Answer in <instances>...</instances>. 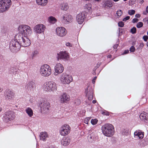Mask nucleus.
Masks as SVG:
<instances>
[{
	"label": "nucleus",
	"mask_w": 148,
	"mask_h": 148,
	"mask_svg": "<svg viewBox=\"0 0 148 148\" xmlns=\"http://www.w3.org/2000/svg\"><path fill=\"white\" fill-rule=\"evenodd\" d=\"M27 36H23L21 34H18L15 36V39L12 40L10 43L9 47L11 51L16 52L20 49L21 46L27 47L31 42Z\"/></svg>",
	"instance_id": "nucleus-1"
},
{
	"label": "nucleus",
	"mask_w": 148,
	"mask_h": 148,
	"mask_svg": "<svg viewBox=\"0 0 148 148\" xmlns=\"http://www.w3.org/2000/svg\"><path fill=\"white\" fill-rule=\"evenodd\" d=\"M101 130L103 134L107 137L112 136L114 132L113 126L109 123H106L103 125Z\"/></svg>",
	"instance_id": "nucleus-2"
},
{
	"label": "nucleus",
	"mask_w": 148,
	"mask_h": 148,
	"mask_svg": "<svg viewBox=\"0 0 148 148\" xmlns=\"http://www.w3.org/2000/svg\"><path fill=\"white\" fill-rule=\"evenodd\" d=\"M18 29L19 32L18 34H21L23 36H30L32 32L31 27L26 25H21L18 27Z\"/></svg>",
	"instance_id": "nucleus-3"
},
{
	"label": "nucleus",
	"mask_w": 148,
	"mask_h": 148,
	"mask_svg": "<svg viewBox=\"0 0 148 148\" xmlns=\"http://www.w3.org/2000/svg\"><path fill=\"white\" fill-rule=\"evenodd\" d=\"M40 72V75L44 77L49 76L52 73L51 67L47 64H45L41 66Z\"/></svg>",
	"instance_id": "nucleus-4"
},
{
	"label": "nucleus",
	"mask_w": 148,
	"mask_h": 148,
	"mask_svg": "<svg viewBox=\"0 0 148 148\" xmlns=\"http://www.w3.org/2000/svg\"><path fill=\"white\" fill-rule=\"evenodd\" d=\"M11 0H2L0 1V12L7 11L12 5Z\"/></svg>",
	"instance_id": "nucleus-5"
},
{
	"label": "nucleus",
	"mask_w": 148,
	"mask_h": 148,
	"mask_svg": "<svg viewBox=\"0 0 148 148\" xmlns=\"http://www.w3.org/2000/svg\"><path fill=\"white\" fill-rule=\"evenodd\" d=\"M44 88L46 91L54 92L57 90V86L55 82L50 81L45 84Z\"/></svg>",
	"instance_id": "nucleus-6"
},
{
	"label": "nucleus",
	"mask_w": 148,
	"mask_h": 148,
	"mask_svg": "<svg viewBox=\"0 0 148 148\" xmlns=\"http://www.w3.org/2000/svg\"><path fill=\"white\" fill-rule=\"evenodd\" d=\"M85 93L86 97H88V101H85L87 105H90V101L92 100L93 97V92L92 88L90 86L89 84L88 85L87 88L85 89Z\"/></svg>",
	"instance_id": "nucleus-7"
},
{
	"label": "nucleus",
	"mask_w": 148,
	"mask_h": 148,
	"mask_svg": "<svg viewBox=\"0 0 148 148\" xmlns=\"http://www.w3.org/2000/svg\"><path fill=\"white\" fill-rule=\"evenodd\" d=\"M4 96L6 100L12 102L15 98V94L12 90L7 89L4 92Z\"/></svg>",
	"instance_id": "nucleus-8"
},
{
	"label": "nucleus",
	"mask_w": 148,
	"mask_h": 148,
	"mask_svg": "<svg viewBox=\"0 0 148 148\" xmlns=\"http://www.w3.org/2000/svg\"><path fill=\"white\" fill-rule=\"evenodd\" d=\"M60 80L61 82L64 84H69L73 80V78L71 76L63 73L61 76Z\"/></svg>",
	"instance_id": "nucleus-9"
},
{
	"label": "nucleus",
	"mask_w": 148,
	"mask_h": 148,
	"mask_svg": "<svg viewBox=\"0 0 148 148\" xmlns=\"http://www.w3.org/2000/svg\"><path fill=\"white\" fill-rule=\"evenodd\" d=\"M41 112L45 113L49 110L50 107L49 103L46 100H43L39 104Z\"/></svg>",
	"instance_id": "nucleus-10"
},
{
	"label": "nucleus",
	"mask_w": 148,
	"mask_h": 148,
	"mask_svg": "<svg viewBox=\"0 0 148 148\" xmlns=\"http://www.w3.org/2000/svg\"><path fill=\"white\" fill-rule=\"evenodd\" d=\"M57 58L59 60V59H62L66 61L68 60L69 58V53L66 51H61L59 53H58Z\"/></svg>",
	"instance_id": "nucleus-11"
},
{
	"label": "nucleus",
	"mask_w": 148,
	"mask_h": 148,
	"mask_svg": "<svg viewBox=\"0 0 148 148\" xmlns=\"http://www.w3.org/2000/svg\"><path fill=\"white\" fill-rule=\"evenodd\" d=\"M70 127L68 125L65 124L60 128V133L62 136H65L70 132Z\"/></svg>",
	"instance_id": "nucleus-12"
},
{
	"label": "nucleus",
	"mask_w": 148,
	"mask_h": 148,
	"mask_svg": "<svg viewBox=\"0 0 148 148\" xmlns=\"http://www.w3.org/2000/svg\"><path fill=\"white\" fill-rule=\"evenodd\" d=\"M45 28V26L41 24H38L36 25L34 27V32L38 34H40L43 33Z\"/></svg>",
	"instance_id": "nucleus-13"
},
{
	"label": "nucleus",
	"mask_w": 148,
	"mask_h": 148,
	"mask_svg": "<svg viewBox=\"0 0 148 148\" xmlns=\"http://www.w3.org/2000/svg\"><path fill=\"white\" fill-rule=\"evenodd\" d=\"M3 118L5 122H8L13 119V113L10 111L6 112L3 115Z\"/></svg>",
	"instance_id": "nucleus-14"
},
{
	"label": "nucleus",
	"mask_w": 148,
	"mask_h": 148,
	"mask_svg": "<svg viewBox=\"0 0 148 148\" xmlns=\"http://www.w3.org/2000/svg\"><path fill=\"white\" fill-rule=\"evenodd\" d=\"M73 19L72 16L68 14H64L61 19L62 23L64 24L69 23Z\"/></svg>",
	"instance_id": "nucleus-15"
},
{
	"label": "nucleus",
	"mask_w": 148,
	"mask_h": 148,
	"mask_svg": "<svg viewBox=\"0 0 148 148\" xmlns=\"http://www.w3.org/2000/svg\"><path fill=\"white\" fill-rule=\"evenodd\" d=\"M56 32L57 35L61 37L65 35L66 34V31L65 29L62 27H59L56 29Z\"/></svg>",
	"instance_id": "nucleus-16"
},
{
	"label": "nucleus",
	"mask_w": 148,
	"mask_h": 148,
	"mask_svg": "<svg viewBox=\"0 0 148 148\" xmlns=\"http://www.w3.org/2000/svg\"><path fill=\"white\" fill-rule=\"evenodd\" d=\"M36 86L35 83L33 81L28 82L26 83L25 88L28 90L33 91L34 88Z\"/></svg>",
	"instance_id": "nucleus-17"
},
{
	"label": "nucleus",
	"mask_w": 148,
	"mask_h": 148,
	"mask_svg": "<svg viewBox=\"0 0 148 148\" xmlns=\"http://www.w3.org/2000/svg\"><path fill=\"white\" fill-rule=\"evenodd\" d=\"M60 102L62 103H66L69 100V96L66 93H63L60 97Z\"/></svg>",
	"instance_id": "nucleus-18"
},
{
	"label": "nucleus",
	"mask_w": 148,
	"mask_h": 148,
	"mask_svg": "<svg viewBox=\"0 0 148 148\" xmlns=\"http://www.w3.org/2000/svg\"><path fill=\"white\" fill-rule=\"evenodd\" d=\"M64 68L63 65L60 63H57L55 66V70L56 73H61L63 71Z\"/></svg>",
	"instance_id": "nucleus-19"
},
{
	"label": "nucleus",
	"mask_w": 148,
	"mask_h": 148,
	"mask_svg": "<svg viewBox=\"0 0 148 148\" xmlns=\"http://www.w3.org/2000/svg\"><path fill=\"white\" fill-rule=\"evenodd\" d=\"M134 137L136 138H139L140 139H142L143 138L144 132L140 130H137L134 133Z\"/></svg>",
	"instance_id": "nucleus-20"
},
{
	"label": "nucleus",
	"mask_w": 148,
	"mask_h": 148,
	"mask_svg": "<svg viewBox=\"0 0 148 148\" xmlns=\"http://www.w3.org/2000/svg\"><path fill=\"white\" fill-rule=\"evenodd\" d=\"M71 140L69 137H64L61 140V143L64 146L68 145L70 143Z\"/></svg>",
	"instance_id": "nucleus-21"
},
{
	"label": "nucleus",
	"mask_w": 148,
	"mask_h": 148,
	"mask_svg": "<svg viewBox=\"0 0 148 148\" xmlns=\"http://www.w3.org/2000/svg\"><path fill=\"white\" fill-rule=\"evenodd\" d=\"M76 20L78 23L80 24H82L83 22V14L82 12L78 14L76 17Z\"/></svg>",
	"instance_id": "nucleus-22"
},
{
	"label": "nucleus",
	"mask_w": 148,
	"mask_h": 148,
	"mask_svg": "<svg viewBox=\"0 0 148 148\" xmlns=\"http://www.w3.org/2000/svg\"><path fill=\"white\" fill-rule=\"evenodd\" d=\"M19 70L17 66H12L10 69V73L14 74H16L18 72Z\"/></svg>",
	"instance_id": "nucleus-23"
},
{
	"label": "nucleus",
	"mask_w": 148,
	"mask_h": 148,
	"mask_svg": "<svg viewBox=\"0 0 148 148\" xmlns=\"http://www.w3.org/2000/svg\"><path fill=\"white\" fill-rule=\"evenodd\" d=\"M48 137V135L46 132H41L40 133V140L43 141H45L47 138Z\"/></svg>",
	"instance_id": "nucleus-24"
},
{
	"label": "nucleus",
	"mask_w": 148,
	"mask_h": 148,
	"mask_svg": "<svg viewBox=\"0 0 148 148\" xmlns=\"http://www.w3.org/2000/svg\"><path fill=\"white\" fill-rule=\"evenodd\" d=\"M95 137V134L93 133H91L87 136V139L90 143H92L94 141Z\"/></svg>",
	"instance_id": "nucleus-25"
},
{
	"label": "nucleus",
	"mask_w": 148,
	"mask_h": 148,
	"mask_svg": "<svg viewBox=\"0 0 148 148\" xmlns=\"http://www.w3.org/2000/svg\"><path fill=\"white\" fill-rule=\"evenodd\" d=\"M38 4L42 6L46 5L47 3V0H36Z\"/></svg>",
	"instance_id": "nucleus-26"
},
{
	"label": "nucleus",
	"mask_w": 148,
	"mask_h": 148,
	"mask_svg": "<svg viewBox=\"0 0 148 148\" xmlns=\"http://www.w3.org/2000/svg\"><path fill=\"white\" fill-rule=\"evenodd\" d=\"M139 117L141 120L144 121V122L147 123V122L148 119L146 117L145 113H142L140 114L139 116Z\"/></svg>",
	"instance_id": "nucleus-27"
},
{
	"label": "nucleus",
	"mask_w": 148,
	"mask_h": 148,
	"mask_svg": "<svg viewBox=\"0 0 148 148\" xmlns=\"http://www.w3.org/2000/svg\"><path fill=\"white\" fill-rule=\"evenodd\" d=\"M60 8L61 10L66 11L68 9L69 6L67 3H63L60 4Z\"/></svg>",
	"instance_id": "nucleus-28"
},
{
	"label": "nucleus",
	"mask_w": 148,
	"mask_h": 148,
	"mask_svg": "<svg viewBox=\"0 0 148 148\" xmlns=\"http://www.w3.org/2000/svg\"><path fill=\"white\" fill-rule=\"evenodd\" d=\"M25 111L28 115L31 117L33 115V112L32 110L29 108H27L25 110Z\"/></svg>",
	"instance_id": "nucleus-29"
},
{
	"label": "nucleus",
	"mask_w": 148,
	"mask_h": 148,
	"mask_svg": "<svg viewBox=\"0 0 148 148\" xmlns=\"http://www.w3.org/2000/svg\"><path fill=\"white\" fill-rule=\"evenodd\" d=\"M48 21L49 23L52 24H54L56 22L57 20L54 17L52 16H51L49 18Z\"/></svg>",
	"instance_id": "nucleus-30"
},
{
	"label": "nucleus",
	"mask_w": 148,
	"mask_h": 148,
	"mask_svg": "<svg viewBox=\"0 0 148 148\" xmlns=\"http://www.w3.org/2000/svg\"><path fill=\"white\" fill-rule=\"evenodd\" d=\"M147 145V143L145 140L141 141L138 144V145L141 147H144Z\"/></svg>",
	"instance_id": "nucleus-31"
},
{
	"label": "nucleus",
	"mask_w": 148,
	"mask_h": 148,
	"mask_svg": "<svg viewBox=\"0 0 148 148\" xmlns=\"http://www.w3.org/2000/svg\"><path fill=\"white\" fill-rule=\"evenodd\" d=\"M105 8H110L112 6V4L109 1H106L105 3Z\"/></svg>",
	"instance_id": "nucleus-32"
},
{
	"label": "nucleus",
	"mask_w": 148,
	"mask_h": 148,
	"mask_svg": "<svg viewBox=\"0 0 148 148\" xmlns=\"http://www.w3.org/2000/svg\"><path fill=\"white\" fill-rule=\"evenodd\" d=\"M38 53V52L37 51H33L32 53L31 56L32 58H33L34 57L36 56L37 54Z\"/></svg>",
	"instance_id": "nucleus-33"
},
{
	"label": "nucleus",
	"mask_w": 148,
	"mask_h": 148,
	"mask_svg": "<svg viewBox=\"0 0 148 148\" xmlns=\"http://www.w3.org/2000/svg\"><path fill=\"white\" fill-rule=\"evenodd\" d=\"M122 134L123 135L127 136L128 134V131L126 129L123 130Z\"/></svg>",
	"instance_id": "nucleus-34"
},
{
	"label": "nucleus",
	"mask_w": 148,
	"mask_h": 148,
	"mask_svg": "<svg viewBox=\"0 0 148 148\" xmlns=\"http://www.w3.org/2000/svg\"><path fill=\"white\" fill-rule=\"evenodd\" d=\"M136 29L135 27H133L130 29V32L132 34H135L136 33Z\"/></svg>",
	"instance_id": "nucleus-35"
},
{
	"label": "nucleus",
	"mask_w": 148,
	"mask_h": 148,
	"mask_svg": "<svg viewBox=\"0 0 148 148\" xmlns=\"http://www.w3.org/2000/svg\"><path fill=\"white\" fill-rule=\"evenodd\" d=\"M98 120L97 119H92L91 120V123L92 125H95L97 123Z\"/></svg>",
	"instance_id": "nucleus-36"
},
{
	"label": "nucleus",
	"mask_w": 148,
	"mask_h": 148,
	"mask_svg": "<svg viewBox=\"0 0 148 148\" xmlns=\"http://www.w3.org/2000/svg\"><path fill=\"white\" fill-rule=\"evenodd\" d=\"M135 13V11L134 10H129L128 11V14L130 15L134 14Z\"/></svg>",
	"instance_id": "nucleus-37"
},
{
	"label": "nucleus",
	"mask_w": 148,
	"mask_h": 148,
	"mask_svg": "<svg viewBox=\"0 0 148 148\" xmlns=\"http://www.w3.org/2000/svg\"><path fill=\"white\" fill-rule=\"evenodd\" d=\"M143 23L142 22H139L137 23L136 27L137 28H140L142 27L143 26Z\"/></svg>",
	"instance_id": "nucleus-38"
},
{
	"label": "nucleus",
	"mask_w": 148,
	"mask_h": 148,
	"mask_svg": "<svg viewBox=\"0 0 148 148\" xmlns=\"http://www.w3.org/2000/svg\"><path fill=\"white\" fill-rule=\"evenodd\" d=\"M116 14H117L118 16H121L123 12L121 10H119L117 11L116 12Z\"/></svg>",
	"instance_id": "nucleus-39"
},
{
	"label": "nucleus",
	"mask_w": 148,
	"mask_h": 148,
	"mask_svg": "<svg viewBox=\"0 0 148 148\" xmlns=\"http://www.w3.org/2000/svg\"><path fill=\"white\" fill-rule=\"evenodd\" d=\"M90 117H87L84 120V123L88 124V121H89L90 120Z\"/></svg>",
	"instance_id": "nucleus-40"
},
{
	"label": "nucleus",
	"mask_w": 148,
	"mask_h": 148,
	"mask_svg": "<svg viewBox=\"0 0 148 148\" xmlns=\"http://www.w3.org/2000/svg\"><path fill=\"white\" fill-rule=\"evenodd\" d=\"M118 25L120 27H123L124 25V23L122 21H120L118 23Z\"/></svg>",
	"instance_id": "nucleus-41"
},
{
	"label": "nucleus",
	"mask_w": 148,
	"mask_h": 148,
	"mask_svg": "<svg viewBox=\"0 0 148 148\" xmlns=\"http://www.w3.org/2000/svg\"><path fill=\"white\" fill-rule=\"evenodd\" d=\"M130 51L131 52H134L135 51V48L134 46H132L130 48Z\"/></svg>",
	"instance_id": "nucleus-42"
},
{
	"label": "nucleus",
	"mask_w": 148,
	"mask_h": 148,
	"mask_svg": "<svg viewBox=\"0 0 148 148\" xmlns=\"http://www.w3.org/2000/svg\"><path fill=\"white\" fill-rule=\"evenodd\" d=\"M130 18V16H127L125 17L123 19V21H126L127 20H129Z\"/></svg>",
	"instance_id": "nucleus-43"
},
{
	"label": "nucleus",
	"mask_w": 148,
	"mask_h": 148,
	"mask_svg": "<svg viewBox=\"0 0 148 148\" xmlns=\"http://www.w3.org/2000/svg\"><path fill=\"white\" fill-rule=\"evenodd\" d=\"M143 38L145 41H147L148 39V36L146 35L144 36Z\"/></svg>",
	"instance_id": "nucleus-44"
},
{
	"label": "nucleus",
	"mask_w": 148,
	"mask_h": 148,
	"mask_svg": "<svg viewBox=\"0 0 148 148\" xmlns=\"http://www.w3.org/2000/svg\"><path fill=\"white\" fill-rule=\"evenodd\" d=\"M138 21V19L136 18H134L132 20V22L133 23H135L137 22Z\"/></svg>",
	"instance_id": "nucleus-45"
},
{
	"label": "nucleus",
	"mask_w": 148,
	"mask_h": 148,
	"mask_svg": "<svg viewBox=\"0 0 148 148\" xmlns=\"http://www.w3.org/2000/svg\"><path fill=\"white\" fill-rule=\"evenodd\" d=\"M66 45L67 46H68L69 47H72V44L69 42L66 43Z\"/></svg>",
	"instance_id": "nucleus-46"
},
{
	"label": "nucleus",
	"mask_w": 148,
	"mask_h": 148,
	"mask_svg": "<svg viewBox=\"0 0 148 148\" xmlns=\"http://www.w3.org/2000/svg\"><path fill=\"white\" fill-rule=\"evenodd\" d=\"M97 78V77L95 76L94 77V78L92 79V82L93 83V84L95 83V80Z\"/></svg>",
	"instance_id": "nucleus-47"
},
{
	"label": "nucleus",
	"mask_w": 148,
	"mask_h": 148,
	"mask_svg": "<svg viewBox=\"0 0 148 148\" xmlns=\"http://www.w3.org/2000/svg\"><path fill=\"white\" fill-rule=\"evenodd\" d=\"M129 52V51L128 50H125L124 51V53L123 54H125L128 53Z\"/></svg>",
	"instance_id": "nucleus-48"
},
{
	"label": "nucleus",
	"mask_w": 148,
	"mask_h": 148,
	"mask_svg": "<svg viewBox=\"0 0 148 148\" xmlns=\"http://www.w3.org/2000/svg\"><path fill=\"white\" fill-rule=\"evenodd\" d=\"M140 16V15L139 14H136L135 15V17L136 18H139Z\"/></svg>",
	"instance_id": "nucleus-49"
},
{
	"label": "nucleus",
	"mask_w": 148,
	"mask_h": 148,
	"mask_svg": "<svg viewBox=\"0 0 148 148\" xmlns=\"http://www.w3.org/2000/svg\"><path fill=\"white\" fill-rule=\"evenodd\" d=\"M119 32L120 33H122V29L121 28H119Z\"/></svg>",
	"instance_id": "nucleus-50"
},
{
	"label": "nucleus",
	"mask_w": 148,
	"mask_h": 148,
	"mask_svg": "<svg viewBox=\"0 0 148 148\" xmlns=\"http://www.w3.org/2000/svg\"><path fill=\"white\" fill-rule=\"evenodd\" d=\"M136 41H133L132 42V46H134L136 44Z\"/></svg>",
	"instance_id": "nucleus-51"
},
{
	"label": "nucleus",
	"mask_w": 148,
	"mask_h": 148,
	"mask_svg": "<svg viewBox=\"0 0 148 148\" xmlns=\"http://www.w3.org/2000/svg\"><path fill=\"white\" fill-rule=\"evenodd\" d=\"M117 45H114L113 46V48H114V49H116L117 48Z\"/></svg>",
	"instance_id": "nucleus-52"
},
{
	"label": "nucleus",
	"mask_w": 148,
	"mask_h": 148,
	"mask_svg": "<svg viewBox=\"0 0 148 148\" xmlns=\"http://www.w3.org/2000/svg\"><path fill=\"white\" fill-rule=\"evenodd\" d=\"M146 12L148 13V6H147L146 8Z\"/></svg>",
	"instance_id": "nucleus-53"
},
{
	"label": "nucleus",
	"mask_w": 148,
	"mask_h": 148,
	"mask_svg": "<svg viewBox=\"0 0 148 148\" xmlns=\"http://www.w3.org/2000/svg\"><path fill=\"white\" fill-rule=\"evenodd\" d=\"M103 114H105L106 115H109V113L108 112H106V114H105V112H103Z\"/></svg>",
	"instance_id": "nucleus-54"
},
{
	"label": "nucleus",
	"mask_w": 148,
	"mask_h": 148,
	"mask_svg": "<svg viewBox=\"0 0 148 148\" xmlns=\"http://www.w3.org/2000/svg\"><path fill=\"white\" fill-rule=\"evenodd\" d=\"M96 101L95 100H93L92 101V103H96Z\"/></svg>",
	"instance_id": "nucleus-55"
},
{
	"label": "nucleus",
	"mask_w": 148,
	"mask_h": 148,
	"mask_svg": "<svg viewBox=\"0 0 148 148\" xmlns=\"http://www.w3.org/2000/svg\"><path fill=\"white\" fill-rule=\"evenodd\" d=\"M112 56L110 55H109L108 56V57L109 58H111Z\"/></svg>",
	"instance_id": "nucleus-56"
},
{
	"label": "nucleus",
	"mask_w": 148,
	"mask_h": 148,
	"mask_svg": "<svg viewBox=\"0 0 148 148\" xmlns=\"http://www.w3.org/2000/svg\"><path fill=\"white\" fill-rule=\"evenodd\" d=\"M144 2V1L143 0H142L141 1V3H143Z\"/></svg>",
	"instance_id": "nucleus-57"
},
{
	"label": "nucleus",
	"mask_w": 148,
	"mask_h": 148,
	"mask_svg": "<svg viewBox=\"0 0 148 148\" xmlns=\"http://www.w3.org/2000/svg\"><path fill=\"white\" fill-rule=\"evenodd\" d=\"M114 1L116 2L118 1L119 0H113Z\"/></svg>",
	"instance_id": "nucleus-58"
},
{
	"label": "nucleus",
	"mask_w": 148,
	"mask_h": 148,
	"mask_svg": "<svg viewBox=\"0 0 148 148\" xmlns=\"http://www.w3.org/2000/svg\"><path fill=\"white\" fill-rule=\"evenodd\" d=\"M100 0H95V1H100Z\"/></svg>",
	"instance_id": "nucleus-59"
},
{
	"label": "nucleus",
	"mask_w": 148,
	"mask_h": 148,
	"mask_svg": "<svg viewBox=\"0 0 148 148\" xmlns=\"http://www.w3.org/2000/svg\"><path fill=\"white\" fill-rule=\"evenodd\" d=\"M2 110V109L0 108V112Z\"/></svg>",
	"instance_id": "nucleus-60"
},
{
	"label": "nucleus",
	"mask_w": 148,
	"mask_h": 148,
	"mask_svg": "<svg viewBox=\"0 0 148 148\" xmlns=\"http://www.w3.org/2000/svg\"><path fill=\"white\" fill-rule=\"evenodd\" d=\"M147 46L148 47V41L147 44Z\"/></svg>",
	"instance_id": "nucleus-61"
},
{
	"label": "nucleus",
	"mask_w": 148,
	"mask_h": 148,
	"mask_svg": "<svg viewBox=\"0 0 148 148\" xmlns=\"http://www.w3.org/2000/svg\"><path fill=\"white\" fill-rule=\"evenodd\" d=\"M143 14H146V13H145V12H143Z\"/></svg>",
	"instance_id": "nucleus-62"
},
{
	"label": "nucleus",
	"mask_w": 148,
	"mask_h": 148,
	"mask_svg": "<svg viewBox=\"0 0 148 148\" xmlns=\"http://www.w3.org/2000/svg\"><path fill=\"white\" fill-rule=\"evenodd\" d=\"M55 75H57V74H56V73H55Z\"/></svg>",
	"instance_id": "nucleus-63"
},
{
	"label": "nucleus",
	"mask_w": 148,
	"mask_h": 148,
	"mask_svg": "<svg viewBox=\"0 0 148 148\" xmlns=\"http://www.w3.org/2000/svg\"><path fill=\"white\" fill-rule=\"evenodd\" d=\"M147 35H148V31H147Z\"/></svg>",
	"instance_id": "nucleus-64"
}]
</instances>
